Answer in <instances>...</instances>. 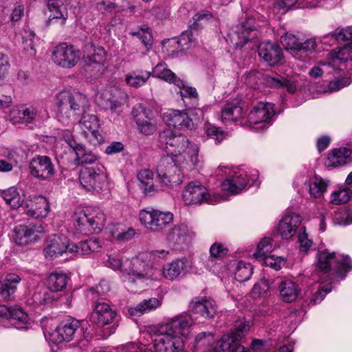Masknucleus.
I'll return each instance as SVG.
<instances>
[{
	"instance_id": "864d4df0",
	"label": "nucleus",
	"mask_w": 352,
	"mask_h": 352,
	"mask_svg": "<svg viewBox=\"0 0 352 352\" xmlns=\"http://www.w3.org/2000/svg\"><path fill=\"white\" fill-rule=\"evenodd\" d=\"M213 17L212 14L207 10H202L197 12L193 16V23L190 25L191 29L198 30L202 25V22H206L212 19Z\"/></svg>"
},
{
	"instance_id": "c9c22d12",
	"label": "nucleus",
	"mask_w": 352,
	"mask_h": 352,
	"mask_svg": "<svg viewBox=\"0 0 352 352\" xmlns=\"http://www.w3.org/2000/svg\"><path fill=\"white\" fill-rule=\"evenodd\" d=\"M84 58L90 63L102 64L105 60V52L102 47H96L93 43H87L84 47Z\"/></svg>"
},
{
	"instance_id": "9b49d317",
	"label": "nucleus",
	"mask_w": 352,
	"mask_h": 352,
	"mask_svg": "<svg viewBox=\"0 0 352 352\" xmlns=\"http://www.w3.org/2000/svg\"><path fill=\"white\" fill-rule=\"evenodd\" d=\"M117 312L109 304V300L106 298H97L89 320L98 327H103L115 322Z\"/></svg>"
},
{
	"instance_id": "58836bf2",
	"label": "nucleus",
	"mask_w": 352,
	"mask_h": 352,
	"mask_svg": "<svg viewBox=\"0 0 352 352\" xmlns=\"http://www.w3.org/2000/svg\"><path fill=\"white\" fill-rule=\"evenodd\" d=\"M187 260L185 258L173 261L163 269V274L165 278L169 280H174L178 277L186 267Z\"/></svg>"
},
{
	"instance_id": "bf43d9fd",
	"label": "nucleus",
	"mask_w": 352,
	"mask_h": 352,
	"mask_svg": "<svg viewBox=\"0 0 352 352\" xmlns=\"http://www.w3.org/2000/svg\"><path fill=\"white\" fill-rule=\"evenodd\" d=\"M206 133L209 138L218 143L221 142L226 136V133L223 131L213 125H208L206 127Z\"/></svg>"
},
{
	"instance_id": "603ef678",
	"label": "nucleus",
	"mask_w": 352,
	"mask_h": 352,
	"mask_svg": "<svg viewBox=\"0 0 352 352\" xmlns=\"http://www.w3.org/2000/svg\"><path fill=\"white\" fill-rule=\"evenodd\" d=\"M109 284L106 280H101L96 287L90 288L92 294V300L96 302L97 298H105L104 296L109 292Z\"/></svg>"
},
{
	"instance_id": "cd10ccee",
	"label": "nucleus",
	"mask_w": 352,
	"mask_h": 352,
	"mask_svg": "<svg viewBox=\"0 0 352 352\" xmlns=\"http://www.w3.org/2000/svg\"><path fill=\"white\" fill-rule=\"evenodd\" d=\"M301 222L299 214H286L280 221L278 231L283 239H291L296 232L297 228Z\"/></svg>"
},
{
	"instance_id": "aec40b11",
	"label": "nucleus",
	"mask_w": 352,
	"mask_h": 352,
	"mask_svg": "<svg viewBox=\"0 0 352 352\" xmlns=\"http://www.w3.org/2000/svg\"><path fill=\"white\" fill-rule=\"evenodd\" d=\"M68 276L63 272H53L47 278V286L50 292L45 294V303H50L59 298L58 292L66 288Z\"/></svg>"
},
{
	"instance_id": "39448f33",
	"label": "nucleus",
	"mask_w": 352,
	"mask_h": 352,
	"mask_svg": "<svg viewBox=\"0 0 352 352\" xmlns=\"http://www.w3.org/2000/svg\"><path fill=\"white\" fill-rule=\"evenodd\" d=\"M190 144L186 136L171 130H165L159 135L158 146L165 150L168 156L177 157L186 153Z\"/></svg>"
},
{
	"instance_id": "f3484780",
	"label": "nucleus",
	"mask_w": 352,
	"mask_h": 352,
	"mask_svg": "<svg viewBox=\"0 0 352 352\" xmlns=\"http://www.w3.org/2000/svg\"><path fill=\"white\" fill-rule=\"evenodd\" d=\"M21 208L24 213L35 219L46 217L50 211L47 200L41 195L29 196Z\"/></svg>"
},
{
	"instance_id": "4d7b16f0",
	"label": "nucleus",
	"mask_w": 352,
	"mask_h": 352,
	"mask_svg": "<svg viewBox=\"0 0 352 352\" xmlns=\"http://www.w3.org/2000/svg\"><path fill=\"white\" fill-rule=\"evenodd\" d=\"M21 278L19 276L10 274L6 276V282L3 283V286L6 287L5 289L9 291V299L11 296L14 293L16 289V285L21 281Z\"/></svg>"
},
{
	"instance_id": "0eeeda50",
	"label": "nucleus",
	"mask_w": 352,
	"mask_h": 352,
	"mask_svg": "<svg viewBox=\"0 0 352 352\" xmlns=\"http://www.w3.org/2000/svg\"><path fill=\"white\" fill-rule=\"evenodd\" d=\"M74 221L76 230L87 235L100 232L104 225L105 217L102 212L87 214L81 211L75 213Z\"/></svg>"
},
{
	"instance_id": "3c124183",
	"label": "nucleus",
	"mask_w": 352,
	"mask_h": 352,
	"mask_svg": "<svg viewBox=\"0 0 352 352\" xmlns=\"http://www.w3.org/2000/svg\"><path fill=\"white\" fill-rule=\"evenodd\" d=\"M280 41L286 50H291L298 53V47L300 46V40L296 38L295 35L286 33L281 36Z\"/></svg>"
},
{
	"instance_id": "c756f323",
	"label": "nucleus",
	"mask_w": 352,
	"mask_h": 352,
	"mask_svg": "<svg viewBox=\"0 0 352 352\" xmlns=\"http://www.w3.org/2000/svg\"><path fill=\"white\" fill-rule=\"evenodd\" d=\"M249 180L245 173H239L226 179L222 182L221 186L224 191H228L232 194L241 192L248 184Z\"/></svg>"
},
{
	"instance_id": "f03ea898",
	"label": "nucleus",
	"mask_w": 352,
	"mask_h": 352,
	"mask_svg": "<svg viewBox=\"0 0 352 352\" xmlns=\"http://www.w3.org/2000/svg\"><path fill=\"white\" fill-rule=\"evenodd\" d=\"M56 104L58 107L57 117L63 122L82 116L89 109V102L85 96L80 93L72 94L68 90L57 94Z\"/></svg>"
},
{
	"instance_id": "6e6d98bb",
	"label": "nucleus",
	"mask_w": 352,
	"mask_h": 352,
	"mask_svg": "<svg viewBox=\"0 0 352 352\" xmlns=\"http://www.w3.org/2000/svg\"><path fill=\"white\" fill-rule=\"evenodd\" d=\"M272 239L264 238L257 245L256 252L254 254V256L258 258L267 255L272 251Z\"/></svg>"
},
{
	"instance_id": "7c9ffc66",
	"label": "nucleus",
	"mask_w": 352,
	"mask_h": 352,
	"mask_svg": "<svg viewBox=\"0 0 352 352\" xmlns=\"http://www.w3.org/2000/svg\"><path fill=\"white\" fill-rule=\"evenodd\" d=\"M36 116V111L32 107H21L10 111V118L13 124H28L33 122Z\"/></svg>"
},
{
	"instance_id": "79ce46f5",
	"label": "nucleus",
	"mask_w": 352,
	"mask_h": 352,
	"mask_svg": "<svg viewBox=\"0 0 352 352\" xmlns=\"http://www.w3.org/2000/svg\"><path fill=\"white\" fill-rule=\"evenodd\" d=\"M151 73L144 70L133 71L126 75L125 82L133 87H140L149 79Z\"/></svg>"
},
{
	"instance_id": "e2e57ef3",
	"label": "nucleus",
	"mask_w": 352,
	"mask_h": 352,
	"mask_svg": "<svg viewBox=\"0 0 352 352\" xmlns=\"http://www.w3.org/2000/svg\"><path fill=\"white\" fill-rule=\"evenodd\" d=\"M131 34L134 36H137L145 46L152 45V34L148 30V27H146L145 28H142L140 31L133 32Z\"/></svg>"
},
{
	"instance_id": "20e7f679",
	"label": "nucleus",
	"mask_w": 352,
	"mask_h": 352,
	"mask_svg": "<svg viewBox=\"0 0 352 352\" xmlns=\"http://www.w3.org/2000/svg\"><path fill=\"white\" fill-rule=\"evenodd\" d=\"M79 182L87 191L99 192L108 187L107 176L101 165L82 167L79 172Z\"/></svg>"
},
{
	"instance_id": "dca6fc26",
	"label": "nucleus",
	"mask_w": 352,
	"mask_h": 352,
	"mask_svg": "<svg viewBox=\"0 0 352 352\" xmlns=\"http://www.w3.org/2000/svg\"><path fill=\"white\" fill-rule=\"evenodd\" d=\"M157 268L154 267L150 261H144L140 257L132 259L127 274L133 282L145 279L155 278Z\"/></svg>"
},
{
	"instance_id": "a18cd8bd",
	"label": "nucleus",
	"mask_w": 352,
	"mask_h": 352,
	"mask_svg": "<svg viewBox=\"0 0 352 352\" xmlns=\"http://www.w3.org/2000/svg\"><path fill=\"white\" fill-rule=\"evenodd\" d=\"M253 273V267L250 263L239 261L235 269V278L239 282H245L250 279Z\"/></svg>"
},
{
	"instance_id": "69168bd1",
	"label": "nucleus",
	"mask_w": 352,
	"mask_h": 352,
	"mask_svg": "<svg viewBox=\"0 0 352 352\" xmlns=\"http://www.w3.org/2000/svg\"><path fill=\"white\" fill-rule=\"evenodd\" d=\"M316 42L314 38L307 39L305 41H300V46L298 52L311 53L316 50Z\"/></svg>"
},
{
	"instance_id": "393cba45",
	"label": "nucleus",
	"mask_w": 352,
	"mask_h": 352,
	"mask_svg": "<svg viewBox=\"0 0 352 352\" xmlns=\"http://www.w3.org/2000/svg\"><path fill=\"white\" fill-rule=\"evenodd\" d=\"M258 54L271 66L281 64L283 62L282 50L275 43L267 41L260 43L258 46Z\"/></svg>"
},
{
	"instance_id": "ea45409f",
	"label": "nucleus",
	"mask_w": 352,
	"mask_h": 352,
	"mask_svg": "<svg viewBox=\"0 0 352 352\" xmlns=\"http://www.w3.org/2000/svg\"><path fill=\"white\" fill-rule=\"evenodd\" d=\"M243 116V108L235 102H227L221 110V120L235 121Z\"/></svg>"
},
{
	"instance_id": "4468645a",
	"label": "nucleus",
	"mask_w": 352,
	"mask_h": 352,
	"mask_svg": "<svg viewBox=\"0 0 352 352\" xmlns=\"http://www.w3.org/2000/svg\"><path fill=\"white\" fill-rule=\"evenodd\" d=\"M192 111L187 112L185 110L168 109L163 114L164 122L170 126L178 128L181 130H192L195 128L199 119L195 120L190 117Z\"/></svg>"
},
{
	"instance_id": "338daca9",
	"label": "nucleus",
	"mask_w": 352,
	"mask_h": 352,
	"mask_svg": "<svg viewBox=\"0 0 352 352\" xmlns=\"http://www.w3.org/2000/svg\"><path fill=\"white\" fill-rule=\"evenodd\" d=\"M117 8L114 3L102 1L96 5V9L103 14L111 13L113 10Z\"/></svg>"
},
{
	"instance_id": "f704fd0d",
	"label": "nucleus",
	"mask_w": 352,
	"mask_h": 352,
	"mask_svg": "<svg viewBox=\"0 0 352 352\" xmlns=\"http://www.w3.org/2000/svg\"><path fill=\"white\" fill-rule=\"evenodd\" d=\"M47 6L50 12L47 23L56 21L61 25L65 24L68 15L66 8L61 6L58 0H47Z\"/></svg>"
},
{
	"instance_id": "49530a36",
	"label": "nucleus",
	"mask_w": 352,
	"mask_h": 352,
	"mask_svg": "<svg viewBox=\"0 0 352 352\" xmlns=\"http://www.w3.org/2000/svg\"><path fill=\"white\" fill-rule=\"evenodd\" d=\"M6 202L13 208H21L23 201L21 200L19 195L14 188H10L1 192Z\"/></svg>"
},
{
	"instance_id": "c85d7f7f",
	"label": "nucleus",
	"mask_w": 352,
	"mask_h": 352,
	"mask_svg": "<svg viewBox=\"0 0 352 352\" xmlns=\"http://www.w3.org/2000/svg\"><path fill=\"white\" fill-rule=\"evenodd\" d=\"M35 226L19 225L14 230L13 239L19 245H27L36 241Z\"/></svg>"
},
{
	"instance_id": "5701e85b",
	"label": "nucleus",
	"mask_w": 352,
	"mask_h": 352,
	"mask_svg": "<svg viewBox=\"0 0 352 352\" xmlns=\"http://www.w3.org/2000/svg\"><path fill=\"white\" fill-rule=\"evenodd\" d=\"M122 92L115 87H109L102 90L96 96L99 106L106 109L115 110L122 104Z\"/></svg>"
},
{
	"instance_id": "8fccbe9b",
	"label": "nucleus",
	"mask_w": 352,
	"mask_h": 352,
	"mask_svg": "<svg viewBox=\"0 0 352 352\" xmlns=\"http://www.w3.org/2000/svg\"><path fill=\"white\" fill-rule=\"evenodd\" d=\"M274 282V280H270L265 277L261 278L260 281L254 285L253 293L258 296L266 294L269 290L275 287Z\"/></svg>"
},
{
	"instance_id": "e433bc0d",
	"label": "nucleus",
	"mask_w": 352,
	"mask_h": 352,
	"mask_svg": "<svg viewBox=\"0 0 352 352\" xmlns=\"http://www.w3.org/2000/svg\"><path fill=\"white\" fill-rule=\"evenodd\" d=\"M278 289L281 298L286 302L294 301L299 292L296 284L290 280L281 281L279 284Z\"/></svg>"
},
{
	"instance_id": "09e8293b",
	"label": "nucleus",
	"mask_w": 352,
	"mask_h": 352,
	"mask_svg": "<svg viewBox=\"0 0 352 352\" xmlns=\"http://www.w3.org/2000/svg\"><path fill=\"white\" fill-rule=\"evenodd\" d=\"M324 38H331L338 42L351 40L352 43V28H338L333 32L325 36Z\"/></svg>"
},
{
	"instance_id": "774afa93",
	"label": "nucleus",
	"mask_w": 352,
	"mask_h": 352,
	"mask_svg": "<svg viewBox=\"0 0 352 352\" xmlns=\"http://www.w3.org/2000/svg\"><path fill=\"white\" fill-rule=\"evenodd\" d=\"M24 14V6L20 3H15L14 8L9 16V19L12 23L17 22L21 20V17Z\"/></svg>"
},
{
	"instance_id": "b1692460",
	"label": "nucleus",
	"mask_w": 352,
	"mask_h": 352,
	"mask_svg": "<svg viewBox=\"0 0 352 352\" xmlns=\"http://www.w3.org/2000/svg\"><path fill=\"white\" fill-rule=\"evenodd\" d=\"M275 114L274 104L272 103L258 102L248 114V119L250 124H262L265 126Z\"/></svg>"
},
{
	"instance_id": "9d476101",
	"label": "nucleus",
	"mask_w": 352,
	"mask_h": 352,
	"mask_svg": "<svg viewBox=\"0 0 352 352\" xmlns=\"http://www.w3.org/2000/svg\"><path fill=\"white\" fill-rule=\"evenodd\" d=\"M249 327L248 324L239 323L236 325L234 333L222 336L212 352H250L240 343L243 333L247 331Z\"/></svg>"
},
{
	"instance_id": "a19ab883",
	"label": "nucleus",
	"mask_w": 352,
	"mask_h": 352,
	"mask_svg": "<svg viewBox=\"0 0 352 352\" xmlns=\"http://www.w3.org/2000/svg\"><path fill=\"white\" fill-rule=\"evenodd\" d=\"M153 76L173 82L178 87L184 85V82L177 78L175 73L164 67L162 63L157 64L153 69Z\"/></svg>"
},
{
	"instance_id": "bb28decb",
	"label": "nucleus",
	"mask_w": 352,
	"mask_h": 352,
	"mask_svg": "<svg viewBox=\"0 0 352 352\" xmlns=\"http://www.w3.org/2000/svg\"><path fill=\"white\" fill-rule=\"evenodd\" d=\"M69 248L67 239L63 235L54 234L47 241V245L44 249L45 256L48 259L61 255Z\"/></svg>"
},
{
	"instance_id": "473e14b6",
	"label": "nucleus",
	"mask_w": 352,
	"mask_h": 352,
	"mask_svg": "<svg viewBox=\"0 0 352 352\" xmlns=\"http://www.w3.org/2000/svg\"><path fill=\"white\" fill-rule=\"evenodd\" d=\"M80 325V322L74 318H69L61 322L56 329V333L60 337V340L69 342L72 340Z\"/></svg>"
},
{
	"instance_id": "de8ad7c7",
	"label": "nucleus",
	"mask_w": 352,
	"mask_h": 352,
	"mask_svg": "<svg viewBox=\"0 0 352 352\" xmlns=\"http://www.w3.org/2000/svg\"><path fill=\"white\" fill-rule=\"evenodd\" d=\"M75 153L76 155L75 161L77 165L92 164L98 159L97 156L91 151H86L83 146H80Z\"/></svg>"
},
{
	"instance_id": "a211bd4d",
	"label": "nucleus",
	"mask_w": 352,
	"mask_h": 352,
	"mask_svg": "<svg viewBox=\"0 0 352 352\" xmlns=\"http://www.w3.org/2000/svg\"><path fill=\"white\" fill-rule=\"evenodd\" d=\"M132 114L142 133L149 135L155 131L156 122L155 119L150 117L151 111L146 109L144 105L141 103L135 104L132 109Z\"/></svg>"
},
{
	"instance_id": "5fc2aeb1",
	"label": "nucleus",
	"mask_w": 352,
	"mask_h": 352,
	"mask_svg": "<svg viewBox=\"0 0 352 352\" xmlns=\"http://www.w3.org/2000/svg\"><path fill=\"white\" fill-rule=\"evenodd\" d=\"M34 36L35 34L33 31H28L25 32V35L23 37V50L30 56H34L36 54V50L34 45Z\"/></svg>"
},
{
	"instance_id": "37998d69",
	"label": "nucleus",
	"mask_w": 352,
	"mask_h": 352,
	"mask_svg": "<svg viewBox=\"0 0 352 352\" xmlns=\"http://www.w3.org/2000/svg\"><path fill=\"white\" fill-rule=\"evenodd\" d=\"M352 43L344 45L338 52H331L329 54L328 65L336 63V61L345 63L348 60H352Z\"/></svg>"
},
{
	"instance_id": "6ab92c4d",
	"label": "nucleus",
	"mask_w": 352,
	"mask_h": 352,
	"mask_svg": "<svg viewBox=\"0 0 352 352\" xmlns=\"http://www.w3.org/2000/svg\"><path fill=\"white\" fill-rule=\"evenodd\" d=\"M193 233L186 224L175 226L167 235V241L170 246L175 250L186 248L191 241Z\"/></svg>"
},
{
	"instance_id": "ddd939ff",
	"label": "nucleus",
	"mask_w": 352,
	"mask_h": 352,
	"mask_svg": "<svg viewBox=\"0 0 352 352\" xmlns=\"http://www.w3.org/2000/svg\"><path fill=\"white\" fill-rule=\"evenodd\" d=\"M52 58L56 65L65 68H72L79 61L80 52L74 45L63 43L55 47Z\"/></svg>"
},
{
	"instance_id": "0e129e2a",
	"label": "nucleus",
	"mask_w": 352,
	"mask_h": 352,
	"mask_svg": "<svg viewBox=\"0 0 352 352\" xmlns=\"http://www.w3.org/2000/svg\"><path fill=\"white\" fill-rule=\"evenodd\" d=\"M331 202L333 204L340 205L348 202L350 199L349 192L346 190L334 191L332 193Z\"/></svg>"
},
{
	"instance_id": "052dcab7",
	"label": "nucleus",
	"mask_w": 352,
	"mask_h": 352,
	"mask_svg": "<svg viewBox=\"0 0 352 352\" xmlns=\"http://www.w3.org/2000/svg\"><path fill=\"white\" fill-rule=\"evenodd\" d=\"M260 258L263 259L266 266H269L276 271L280 270L282 265L285 263L283 259L280 257H275L271 255L267 256V254Z\"/></svg>"
},
{
	"instance_id": "7ed1b4c3",
	"label": "nucleus",
	"mask_w": 352,
	"mask_h": 352,
	"mask_svg": "<svg viewBox=\"0 0 352 352\" xmlns=\"http://www.w3.org/2000/svg\"><path fill=\"white\" fill-rule=\"evenodd\" d=\"M241 79L248 87L254 89L258 88L259 84L263 82L269 87L286 89L290 94H294L296 91V85L294 80L278 74L271 76L264 75L256 70H250L245 72Z\"/></svg>"
},
{
	"instance_id": "412c9836",
	"label": "nucleus",
	"mask_w": 352,
	"mask_h": 352,
	"mask_svg": "<svg viewBox=\"0 0 352 352\" xmlns=\"http://www.w3.org/2000/svg\"><path fill=\"white\" fill-rule=\"evenodd\" d=\"M79 125L91 144L97 145L103 142V138L98 130L100 126L99 121L95 115L83 114L79 120Z\"/></svg>"
},
{
	"instance_id": "1a4fd4ad",
	"label": "nucleus",
	"mask_w": 352,
	"mask_h": 352,
	"mask_svg": "<svg viewBox=\"0 0 352 352\" xmlns=\"http://www.w3.org/2000/svg\"><path fill=\"white\" fill-rule=\"evenodd\" d=\"M139 217L141 223L153 232L162 230L173 221V214L171 212L153 208L140 210Z\"/></svg>"
},
{
	"instance_id": "2f4dec72",
	"label": "nucleus",
	"mask_w": 352,
	"mask_h": 352,
	"mask_svg": "<svg viewBox=\"0 0 352 352\" xmlns=\"http://www.w3.org/2000/svg\"><path fill=\"white\" fill-rule=\"evenodd\" d=\"M190 33H183L177 38L169 39L166 44H167L168 50L169 51V56L173 58L177 57L184 50L190 47Z\"/></svg>"
},
{
	"instance_id": "c03bdc74",
	"label": "nucleus",
	"mask_w": 352,
	"mask_h": 352,
	"mask_svg": "<svg viewBox=\"0 0 352 352\" xmlns=\"http://www.w3.org/2000/svg\"><path fill=\"white\" fill-rule=\"evenodd\" d=\"M329 181L316 175L309 183V194L314 198H320L326 192Z\"/></svg>"
},
{
	"instance_id": "4be33fe9",
	"label": "nucleus",
	"mask_w": 352,
	"mask_h": 352,
	"mask_svg": "<svg viewBox=\"0 0 352 352\" xmlns=\"http://www.w3.org/2000/svg\"><path fill=\"white\" fill-rule=\"evenodd\" d=\"M256 32L254 19L252 18H248L238 25L232 38L235 41L236 49L241 50L249 41L256 37Z\"/></svg>"
},
{
	"instance_id": "72a5a7b5",
	"label": "nucleus",
	"mask_w": 352,
	"mask_h": 352,
	"mask_svg": "<svg viewBox=\"0 0 352 352\" xmlns=\"http://www.w3.org/2000/svg\"><path fill=\"white\" fill-rule=\"evenodd\" d=\"M351 151L347 148H335L329 155L326 165L331 167L345 165L351 161Z\"/></svg>"
},
{
	"instance_id": "423d86ee",
	"label": "nucleus",
	"mask_w": 352,
	"mask_h": 352,
	"mask_svg": "<svg viewBox=\"0 0 352 352\" xmlns=\"http://www.w3.org/2000/svg\"><path fill=\"white\" fill-rule=\"evenodd\" d=\"M156 171L160 182L165 186L179 185L182 182L183 175L177 160L173 156H165L158 163Z\"/></svg>"
},
{
	"instance_id": "4c0bfd02",
	"label": "nucleus",
	"mask_w": 352,
	"mask_h": 352,
	"mask_svg": "<svg viewBox=\"0 0 352 352\" xmlns=\"http://www.w3.org/2000/svg\"><path fill=\"white\" fill-rule=\"evenodd\" d=\"M160 305V300L156 298L144 300L137 306L129 307V314L134 316H140L145 313L149 312L157 309Z\"/></svg>"
},
{
	"instance_id": "13d9d810",
	"label": "nucleus",
	"mask_w": 352,
	"mask_h": 352,
	"mask_svg": "<svg viewBox=\"0 0 352 352\" xmlns=\"http://www.w3.org/2000/svg\"><path fill=\"white\" fill-rule=\"evenodd\" d=\"M228 253V249L221 243H213L210 248V254L212 259L221 258Z\"/></svg>"
},
{
	"instance_id": "a878e982",
	"label": "nucleus",
	"mask_w": 352,
	"mask_h": 352,
	"mask_svg": "<svg viewBox=\"0 0 352 352\" xmlns=\"http://www.w3.org/2000/svg\"><path fill=\"white\" fill-rule=\"evenodd\" d=\"M189 311L193 314H199L205 318H212L216 315L217 308L212 299L195 298L190 304Z\"/></svg>"
},
{
	"instance_id": "f257e3e1",
	"label": "nucleus",
	"mask_w": 352,
	"mask_h": 352,
	"mask_svg": "<svg viewBox=\"0 0 352 352\" xmlns=\"http://www.w3.org/2000/svg\"><path fill=\"white\" fill-rule=\"evenodd\" d=\"M193 320L188 316H179L161 326L154 340L156 352H184L186 340L191 332Z\"/></svg>"
},
{
	"instance_id": "680f3d73",
	"label": "nucleus",
	"mask_w": 352,
	"mask_h": 352,
	"mask_svg": "<svg viewBox=\"0 0 352 352\" xmlns=\"http://www.w3.org/2000/svg\"><path fill=\"white\" fill-rule=\"evenodd\" d=\"M10 320H15L22 324H27L28 314L20 307H14L11 309Z\"/></svg>"
},
{
	"instance_id": "f8f14e48",
	"label": "nucleus",
	"mask_w": 352,
	"mask_h": 352,
	"mask_svg": "<svg viewBox=\"0 0 352 352\" xmlns=\"http://www.w3.org/2000/svg\"><path fill=\"white\" fill-rule=\"evenodd\" d=\"M182 199L186 205H200L204 202L213 204L215 202L208 190L197 182H191L184 188Z\"/></svg>"
},
{
	"instance_id": "2eb2a0df",
	"label": "nucleus",
	"mask_w": 352,
	"mask_h": 352,
	"mask_svg": "<svg viewBox=\"0 0 352 352\" xmlns=\"http://www.w3.org/2000/svg\"><path fill=\"white\" fill-rule=\"evenodd\" d=\"M30 174L41 180H47L56 173L54 164L52 159L47 155H37L34 156L29 164Z\"/></svg>"
},
{
	"instance_id": "6e6552de",
	"label": "nucleus",
	"mask_w": 352,
	"mask_h": 352,
	"mask_svg": "<svg viewBox=\"0 0 352 352\" xmlns=\"http://www.w3.org/2000/svg\"><path fill=\"white\" fill-rule=\"evenodd\" d=\"M335 262L337 274L344 278L346 274L352 269V261L348 256H336L335 253H329L327 250L321 252L318 256V265L324 273L331 270L332 263Z\"/></svg>"
}]
</instances>
